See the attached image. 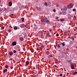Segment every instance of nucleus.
<instances>
[{"label":"nucleus","mask_w":77,"mask_h":77,"mask_svg":"<svg viewBox=\"0 0 77 77\" xmlns=\"http://www.w3.org/2000/svg\"><path fill=\"white\" fill-rule=\"evenodd\" d=\"M16 52H17V51H16V50H14L13 51V52L14 53H15Z\"/></svg>","instance_id":"obj_22"},{"label":"nucleus","mask_w":77,"mask_h":77,"mask_svg":"<svg viewBox=\"0 0 77 77\" xmlns=\"http://www.w3.org/2000/svg\"><path fill=\"white\" fill-rule=\"evenodd\" d=\"M49 31H50V32H51V30L50 29V30H49Z\"/></svg>","instance_id":"obj_36"},{"label":"nucleus","mask_w":77,"mask_h":77,"mask_svg":"<svg viewBox=\"0 0 77 77\" xmlns=\"http://www.w3.org/2000/svg\"><path fill=\"white\" fill-rule=\"evenodd\" d=\"M9 54L10 56H12L13 54V52H10L9 53Z\"/></svg>","instance_id":"obj_10"},{"label":"nucleus","mask_w":77,"mask_h":77,"mask_svg":"<svg viewBox=\"0 0 77 77\" xmlns=\"http://www.w3.org/2000/svg\"><path fill=\"white\" fill-rule=\"evenodd\" d=\"M63 14L64 15H65L66 14V12H63Z\"/></svg>","instance_id":"obj_17"},{"label":"nucleus","mask_w":77,"mask_h":77,"mask_svg":"<svg viewBox=\"0 0 77 77\" xmlns=\"http://www.w3.org/2000/svg\"><path fill=\"white\" fill-rule=\"evenodd\" d=\"M14 30H17V27L15 26L14 28Z\"/></svg>","instance_id":"obj_16"},{"label":"nucleus","mask_w":77,"mask_h":77,"mask_svg":"<svg viewBox=\"0 0 77 77\" xmlns=\"http://www.w3.org/2000/svg\"><path fill=\"white\" fill-rule=\"evenodd\" d=\"M11 69H13V67H12V66H11Z\"/></svg>","instance_id":"obj_30"},{"label":"nucleus","mask_w":77,"mask_h":77,"mask_svg":"<svg viewBox=\"0 0 77 77\" xmlns=\"http://www.w3.org/2000/svg\"><path fill=\"white\" fill-rule=\"evenodd\" d=\"M4 28H5V27H4V26H2L1 27V29H4Z\"/></svg>","instance_id":"obj_24"},{"label":"nucleus","mask_w":77,"mask_h":77,"mask_svg":"<svg viewBox=\"0 0 77 77\" xmlns=\"http://www.w3.org/2000/svg\"><path fill=\"white\" fill-rule=\"evenodd\" d=\"M1 6H2V5H1Z\"/></svg>","instance_id":"obj_41"},{"label":"nucleus","mask_w":77,"mask_h":77,"mask_svg":"<svg viewBox=\"0 0 77 77\" xmlns=\"http://www.w3.org/2000/svg\"><path fill=\"white\" fill-rule=\"evenodd\" d=\"M48 20V19L47 18H43V24H46V21Z\"/></svg>","instance_id":"obj_1"},{"label":"nucleus","mask_w":77,"mask_h":77,"mask_svg":"<svg viewBox=\"0 0 77 77\" xmlns=\"http://www.w3.org/2000/svg\"><path fill=\"white\" fill-rule=\"evenodd\" d=\"M17 45V42H12L11 46L12 47H13V46H14V45Z\"/></svg>","instance_id":"obj_3"},{"label":"nucleus","mask_w":77,"mask_h":77,"mask_svg":"<svg viewBox=\"0 0 77 77\" xmlns=\"http://www.w3.org/2000/svg\"><path fill=\"white\" fill-rule=\"evenodd\" d=\"M72 10H73V11H74H74H76V9L74 8V9H73Z\"/></svg>","instance_id":"obj_21"},{"label":"nucleus","mask_w":77,"mask_h":77,"mask_svg":"<svg viewBox=\"0 0 77 77\" xmlns=\"http://www.w3.org/2000/svg\"><path fill=\"white\" fill-rule=\"evenodd\" d=\"M56 18H57V19H58L59 18V17H56Z\"/></svg>","instance_id":"obj_35"},{"label":"nucleus","mask_w":77,"mask_h":77,"mask_svg":"<svg viewBox=\"0 0 77 77\" xmlns=\"http://www.w3.org/2000/svg\"><path fill=\"white\" fill-rule=\"evenodd\" d=\"M22 19V21H23V22L24 20V18H21Z\"/></svg>","instance_id":"obj_15"},{"label":"nucleus","mask_w":77,"mask_h":77,"mask_svg":"<svg viewBox=\"0 0 77 77\" xmlns=\"http://www.w3.org/2000/svg\"><path fill=\"white\" fill-rule=\"evenodd\" d=\"M18 77H21V75H20V76H18Z\"/></svg>","instance_id":"obj_37"},{"label":"nucleus","mask_w":77,"mask_h":77,"mask_svg":"<svg viewBox=\"0 0 77 77\" xmlns=\"http://www.w3.org/2000/svg\"><path fill=\"white\" fill-rule=\"evenodd\" d=\"M64 32L65 33H68V32L66 30H65Z\"/></svg>","instance_id":"obj_23"},{"label":"nucleus","mask_w":77,"mask_h":77,"mask_svg":"<svg viewBox=\"0 0 77 77\" xmlns=\"http://www.w3.org/2000/svg\"><path fill=\"white\" fill-rule=\"evenodd\" d=\"M20 41H23L24 39H23V38L22 37H20Z\"/></svg>","instance_id":"obj_7"},{"label":"nucleus","mask_w":77,"mask_h":77,"mask_svg":"<svg viewBox=\"0 0 77 77\" xmlns=\"http://www.w3.org/2000/svg\"><path fill=\"white\" fill-rule=\"evenodd\" d=\"M21 50H20V49H19L18 50V51H20V52H21L20 51Z\"/></svg>","instance_id":"obj_32"},{"label":"nucleus","mask_w":77,"mask_h":77,"mask_svg":"<svg viewBox=\"0 0 77 77\" xmlns=\"http://www.w3.org/2000/svg\"><path fill=\"white\" fill-rule=\"evenodd\" d=\"M4 73H5V72H7L8 71V69H5L3 70Z\"/></svg>","instance_id":"obj_8"},{"label":"nucleus","mask_w":77,"mask_h":77,"mask_svg":"<svg viewBox=\"0 0 77 77\" xmlns=\"http://www.w3.org/2000/svg\"><path fill=\"white\" fill-rule=\"evenodd\" d=\"M62 13H61V12H60V15H61V14H62Z\"/></svg>","instance_id":"obj_34"},{"label":"nucleus","mask_w":77,"mask_h":77,"mask_svg":"<svg viewBox=\"0 0 77 77\" xmlns=\"http://www.w3.org/2000/svg\"><path fill=\"white\" fill-rule=\"evenodd\" d=\"M62 44L63 45V46H65V44L64 42L62 43Z\"/></svg>","instance_id":"obj_18"},{"label":"nucleus","mask_w":77,"mask_h":77,"mask_svg":"<svg viewBox=\"0 0 77 77\" xmlns=\"http://www.w3.org/2000/svg\"><path fill=\"white\" fill-rule=\"evenodd\" d=\"M25 27H26V25L24 23H23L21 24V26H20V27L21 28H24Z\"/></svg>","instance_id":"obj_5"},{"label":"nucleus","mask_w":77,"mask_h":77,"mask_svg":"<svg viewBox=\"0 0 77 77\" xmlns=\"http://www.w3.org/2000/svg\"><path fill=\"white\" fill-rule=\"evenodd\" d=\"M72 7H73V4H70L67 6V7L69 9H70V8H72Z\"/></svg>","instance_id":"obj_2"},{"label":"nucleus","mask_w":77,"mask_h":77,"mask_svg":"<svg viewBox=\"0 0 77 77\" xmlns=\"http://www.w3.org/2000/svg\"><path fill=\"white\" fill-rule=\"evenodd\" d=\"M45 6L47 7V4L46 3H45Z\"/></svg>","instance_id":"obj_20"},{"label":"nucleus","mask_w":77,"mask_h":77,"mask_svg":"<svg viewBox=\"0 0 77 77\" xmlns=\"http://www.w3.org/2000/svg\"><path fill=\"white\" fill-rule=\"evenodd\" d=\"M56 35L57 36H59V34L58 33Z\"/></svg>","instance_id":"obj_27"},{"label":"nucleus","mask_w":77,"mask_h":77,"mask_svg":"<svg viewBox=\"0 0 77 77\" xmlns=\"http://www.w3.org/2000/svg\"><path fill=\"white\" fill-rule=\"evenodd\" d=\"M47 24H50V22L48 20L47 21Z\"/></svg>","instance_id":"obj_12"},{"label":"nucleus","mask_w":77,"mask_h":77,"mask_svg":"<svg viewBox=\"0 0 77 77\" xmlns=\"http://www.w3.org/2000/svg\"><path fill=\"white\" fill-rule=\"evenodd\" d=\"M57 47H58V48H59V47H60V45H57Z\"/></svg>","instance_id":"obj_19"},{"label":"nucleus","mask_w":77,"mask_h":77,"mask_svg":"<svg viewBox=\"0 0 77 77\" xmlns=\"http://www.w3.org/2000/svg\"><path fill=\"white\" fill-rule=\"evenodd\" d=\"M53 11L54 12H56V10H55V9L53 10Z\"/></svg>","instance_id":"obj_29"},{"label":"nucleus","mask_w":77,"mask_h":77,"mask_svg":"<svg viewBox=\"0 0 77 77\" xmlns=\"http://www.w3.org/2000/svg\"><path fill=\"white\" fill-rule=\"evenodd\" d=\"M33 14V13H31V14L32 15V14Z\"/></svg>","instance_id":"obj_38"},{"label":"nucleus","mask_w":77,"mask_h":77,"mask_svg":"<svg viewBox=\"0 0 77 77\" xmlns=\"http://www.w3.org/2000/svg\"><path fill=\"white\" fill-rule=\"evenodd\" d=\"M5 67L6 68H9V66H8V65H6L5 66Z\"/></svg>","instance_id":"obj_14"},{"label":"nucleus","mask_w":77,"mask_h":77,"mask_svg":"<svg viewBox=\"0 0 77 77\" xmlns=\"http://www.w3.org/2000/svg\"><path fill=\"white\" fill-rule=\"evenodd\" d=\"M9 32H11V30H9Z\"/></svg>","instance_id":"obj_31"},{"label":"nucleus","mask_w":77,"mask_h":77,"mask_svg":"<svg viewBox=\"0 0 77 77\" xmlns=\"http://www.w3.org/2000/svg\"><path fill=\"white\" fill-rule=\"evenodd\" d=\"M62 9H61V11H62Z\"/></svg>","instance_id":"obj_39"},{"label":"nucleus","mask_w":77,"mask_h":77,"mask_svg":"<svg viewBox=\"0 0 77 77\" xmlns=\"http://www.w3.org/2000/svg\"><path fill=\"white\" fill-rule=\"evenodd\" d=\"M77 72H75L73 73V75H75V74H77Z\"/></svg>","instance_id":"obj_13"},{"label":"nucleus","mask_w":77,"mask_h":77,"mask_svg":"<svg viewBox=\"0 0 77 77\" xmlns=\"http://www.w3.org/2000/svg\"><path fill=\"white\" fill-rule=\"evenodd\" d=\"M8 33H7L6 34V36H8Z\"/></svg>","instance_id":"obj_33"},{"label":"nucleus","mask_w":77,"mask_h":77,"mask_svg":"<svg viewBox=\"0 0 77 77\" xmlns=\"http://www.w3.org/2000/svg\"><path fill=\"white\" fill-rule=\"evenodd\" d=\"M71 69H75V68H74V64H72L71 65Z\"/></svg>","instance_id":"obj_4"},{"label":"nucleus","mask_w":77,"mask_h":77,"mask_svg":"<svg viewBox=\"0 0 77 77\" xmlns=\"http://www.w3.org/2000/svg\"><path fill=\"white\" fill-rule=\"evenodd\" d=\"M29 62L28 61H26V62L25 65L26 66H27V65H29Z\"/></svg>","instance_id":"obj_6"},{"label":"nucleus","mask_w":77,"mask_h":77,"mask_svg":"<svg viewBox=\"0 0 77 77\" xmlns=\"http://www.w3.org/2000/svg\"><path fill=\"white\" fill-rule=\"evenodd\" d=\"M47 33H46L47 35H50V32L48 31H47Z\"/></svg>","instance_id":"obj_11"},{"label":"nucleus","mask_w":77,"mask_h":77,"mask_svg":"<svg viewBox=\"0 0 77 77\" xmlns=\"http://www.w3.org/2000/svg\"><path fill=\"white\" fill-rule=\"evenodd\" d=\"M56 6L57 7H58V6H59V4H56Z\"/></svg>","instance_id":"obj_26"},{"label":"nucleus","mask_w":77,"mask_h":77,"mask_svg":"<svg viewBox=\"0 0 77 77\" xmlns=\"http://www.w3.org/2000/svg\"><path fill=\"white\" fill-rule=\"evenodd\" d=\"M9 5L10 6H11L12 5V2H9Z\"/></svg>","instance_id":"obj_9"},{"label":"nucleus","mask_w":77,"mask_h":77,"mask_svg":"<svg viewBox=\"0 0 77 77\" xmlns=\"http://www.w3.org/2000/svg\"><path fill=\"white\" fill-rule=\"evenodd\" d=\"M60 77H62V74H60Z\"/></svg>","instance_id":"obj_28"},{"label":"nucleus","mask_w":77,"mask_h":77,"mask_svg":"<svg viewBox=\"0 0 77 77\" xmlns=\"http://www.w3.org/2000/svg\"><path fill=\"white\" fill-rule=\"evenodd\" d=\"M69 38H70V37L69 36L68 37Z\"/></svg>","instance_id":"obj_40"},{"label":"nucleus","mask_w":77,"mask_h":77,"mask_svg":"<svg viewBox=\"0 0 77 77\" xmlns=\"http://www.w3.org/2000/svg\"><path fill=\"white\" fill-rule=\"evenodd\" d=\"M60 21H64V19H60Z\"/></svg>","instance_id":"obj_25"}]
</instances>
